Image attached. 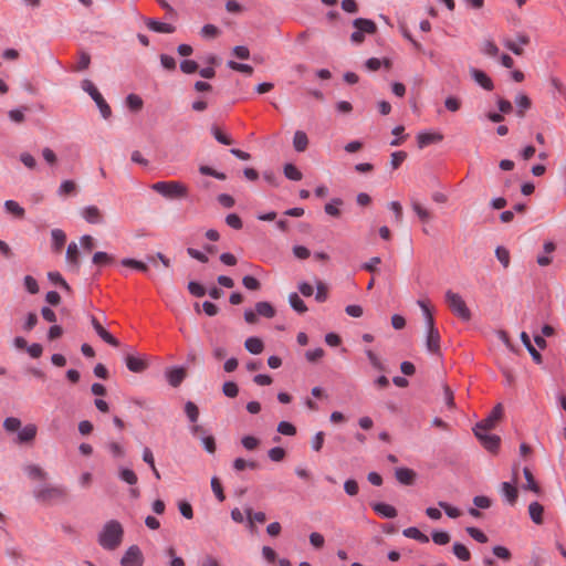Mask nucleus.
Segmentation results:
<instances>
[{
    "mask_svg": "<svg viewBox=\"0 0 566 566\" xmlns=\"http://www.w3.org/2000/svg\"><path fill=\"white\" fill-rule=\"evenodd\" d=\"M32 495L36 502L43 505L66 503L70 499L69 490L62 484L43 483L35 486Z\"/></svg>",
    "mask_w": 566,
    "mask_h": 566,
    "instance_id": "nucleus-1",
    "label": "nucleus"
},
{
    "mask_svg": "<svg viewBox=\"0 0 566 566\" xmlns=\"http://www.w3.org/2000/svg\"><path fill=\"white\" fill-rule=\"evenodd\" d=\"M124 528L116 520L106 522L98 534V544L107 551H115L123 541Z\"/></svg>",
    "mask_w": 566,
    "mask_h": 566,
    "instance_id": "nucleus-2",
    "label": "nucleus"
},
{
    "mask_svg": "<svg viewBox=\"0 0 566 566\" xmlns=\"http://www.w3.org/2000/svg\"><path fill=\"white\" fill-rule=\"evenodd\" d=\"M151 189L167 199H182L188 196V188L180 181H158Z\"/></svg>",
    "mask_w": 566,
    "mask_h": 566,
    "instance_id": "nucleus-3",
    "label": "nucleus"
},
{
    "mask_svg": "<svg viewBox=\"0 0 566 566\" xmlns=\"http://www.w3.org/2000/svg\"><path fill=\"white\" fill-rule=\"evenodd\" d=\"M446 302L451 312L459 318L465 322L471 319V312L460 294L448 291L446 293Z\"/></svg>",
    "mask_w": 566,
    "mask_h": 566,
    "instance_id": "nucleus-4",
    "label": "nucleus"
},
{
    "mask_svg": "<svg viewBox=\"0 0 566 566\" xmlns=\"http://www.w3.org/2000/svg\"><path fill=\"white\" fill-rule=\"evenodd\" d=\"M353 27L356 29L350 35L352 42L360 44L365 40V33L374 34L377 31V25L373 20L365 18H357L353 21Z\"/></svg>",
    "mask_w": 566,
    "mask_h": 566,
    "instance_id": "nucleus-5",
    "label": "nucleus"
},
{
    "mask_svg": "<svg viewBox=\"0 0 566 566\" xmlns=\"http://www.w3.org/2000/svg\"><path fill=\"white\" fill-rule=\"evenodd\" d=\"M82 88L85 91L96 103L101 115L107 119L112 115V109L109 105L106 103L102 94L98 92L96 86L90 81V80H83L82 81Z\"/></svg>",
    "mask_w": 566,
    "mask_h": 566,
    "instance_id": "nucleus-6",
    "label": "nucleus"
},
{
    "mask_svg": "<svg viewBox=\"0 0 566 566\" xmlns=\"http://www.w3.org/2000/svg\"><path fill=\"white\" fill-rule=\"evenodd\" d=\"M427 350L440 356V334L439 331L433 326L431 315H429V308L427 307Z\"/></svg>",
    "mask_w": 566,
    "mask_h": 566,
    "instance_id": "nucleus-7",
    "label": "nucleus"
},
{
    "mask_svg": "<svg viewBox=\"0 0 566 566\" xmlns=\"http://www.w3.org/2000/svg\"><path fill=\"white\" fill-rule=\"evenodd\" d=\"M502 416L503 407L501 403H497L485 419L475 424L473 431L480 432L492 430L493 428H495L497 421L502 418Z\"/></svg>",
    "mask_w": 566,
    "mask_h": 566,
    "instance_id": "nucleus-8",
    "label": "nucleus"
},
{
    "mask_svg": "<svg viewBox=\"0 0 566 566\" xmlns=\"http://www.w3.org/2000/svg\"><path fill=\"white\" fill-rule=\"evenodd\" d=\"M143 553L137 545L129 546L120 559L122 566H143Z\"/></svg>",
    "mask_w": 566,
    "mask_h": 566,
    "instance_id": "nucleus-9",
    "label": "nucleus"
},
{
    "mask_svg": "<svg viewBox=\"0 0 566 566\" xmlns=\"http://www.w3.org/2000/svg\"><path fill=\"white\" fill-rule=\"evenodd\" d=\"M530 43V36L525 33H518L516 35V40L504 39L503 44L515 55H522L524 53L523 45H527Z\"/></svg>",
    "mask_w": 566,
    "mask_h": 566,
    "instance_id": "nucleus-10",
    "label": "nucleus"
},
{
    "mask_svg": "<svg viewBox=\"0 0 566 566\" xmlns=\"http://www.w3.org/2000/svg\"><path fill=\"white\" fill-rule=\"evenodd\" d=\"M475 437L480 440L482 446L490 452H496L500 447V437L489 434L488 431H474Z\"/></svg>",
    "mask_w": 566,
    "mask_h": 566,
    "instance_id": "nucleus-11",
    "label": "nucleus"
},
{
    "mask_svg": "<svg viewBox=\"0 0 566 566\" xmlns=\"http://www.w3.org/2000/svg\"><path fill=\"white\" fill-rule=\"evenodd\" d=\"M125 364L128 370L136 374L145 371L149 366L146 357L135 356L130 354L125 357Z\"/></svg>",
    "mask_w": 566,
    "mask_h": 566,
    "instance_id": "nucleus-12",
    "label": "nucleus"
},
{
    "mask_svg": "<svg viewBox=\"0 0 566 566\" xmlns=\"http://www.w3.org/2000/svg\"><path fill=\"white\" fill-rule=\"evenodd\" d=\"M91 324L94 328V331L96 332V334L105 342L107 343L108 345L111 346H114V347H118L119 346V342L117 340V338H115L111 333H108L103 326L102 324L97 321V318L95 316H91Z\"/></svg>",
    "mask_w": 566,
    "mask_h": 566,
    "instance_id": "nucleus-13",
    "label": "nucleus"
},
{
    "mask_svg": "<svg viewBox=\"0 0 566 566\" xmlns=\"http://www.w3.org/2000/svg\"><path fill=\"white\" fill-rule=\"evenodd\" d=\"M82 217L92 224H98L103 222V214L96 206H88L82 210Z\"/></svg>",
    "mask_w": 566,
    "mask_h": 566,
    "instance_id": "nucleus-14",
    "label": "nucleus"
},
{
    "mask_svg": "<svg viewBox=\"0 0 566 566\" xmlns=\"http://www.w3.org/2000/svg\"><path fill=\"white\" fill-rule=\"evenodd\" d=\"M166 377L169 385L176 388L186 378V370L182 367H175L166 371Z\"/></svg>",
    "mask_w": 566,
    "mask_h": 566,
    "instance_id": "nucleus-15",
    "label": "nucleus"
},
{
    "mask_svg": "<svg viewBox=\"0 0 566 566\" xmlns=\"http://www.w3.org/2000/svg\"><path fill=\"white\" fill-rule=\"evenodd\" d=\"M470 73H471V76L472 78L480 85L482 86L484 90L486 91H492L494 85H493V82L492 80L488 76L486 73H484L483 71L481 70H478V69H471L470 70Z\"/></svg>",
    "mask_w": 566,
    "mask_h": 566,
    "instance_id": "nucleus-16",
    "label": "nucleus"
},
{
    "mask_svg": "<svg viewBox=\"0 0 566 566\" xmlns=\"http://www.w3.org/2000/svg\"><path fill=\"white\" fill-rule=\"evenodd\" d=\"M25 474L33 481H45L48 479V472L44 471L38 464H27L23 468Z\"/></svg>",
    "mask_w": 566,
    "mask_h": 566,
    "instance_id": "nucleus-17",
    "label": "nucleus"
},
{
    "mask_svg": "<svg viewBox=\"0 0 566 566\" xmlns=\"http://www.w3.org/2000/svg\"><path fill=\"white\" fill-rule=\"evenodd\" d=\"M145 23L147 28L154 32L158 33H174L176 28L172 24L159 22L154 19H146Z\"/></svg>",
    "mask_w": 566,
    "mask_h": 566,
    "instance_id": "nucleus-18",
    "label": "nucleus"
},
{
    "mask_svg": "<svg viewBox=\"0 0 566 566\" xmlns=\"http://www.w3.org/2000/svg\"><path fill=\"white\" fill-rule=\"evenodd\" d=\"M373 510L385 518H395L397 516V510L389 504L378 502L371 504Z\"/></svg>",
    "mask_w": 566,
    "mask_h": 566,
    "instance_id": "nucleus-19",
    "label": "nucleus"
},
{
    "mask_svg": "<svg viewBox=\"0 0 566 566\" xmlns=\"http://www.w3.org/2000/svg\"><path fill=\"white\" fill-rule=\"evenodd\" d=\"M36 426L35 424H27L18 432V439L17 441L19 443H28L34 440L36 436Z\"/></svg>",
    "mask_w": 566,
    "mask_h": 566,
    "instance_id": "nucleus-20",
    "label": "nucleus"
},
{
    "mask_svg": "<svg viewBox=\"0 0 566 566\" xmlns=\"http://www.w3.org/2000/svg\"><path fill=\"white\" fill-rule=\"evenodd\" d=\"M544 254L537 256V264L539 266H547L552 263V258L549 254H552L556 250V245L552 241H547L543 245Z\"/></svg>",
    "mask_w": 566,
    "mask_h": 566,
    "instance_id": "nucleus-21",
    "label": "nucleus"
},
{
    "mask_svg": "<svg viewBox=\"0 0 566 566\" xmlns=\"http://www.w3.org/2000/svg\"><path fill=\"white\" fill-rule=\"evenodd\" d=\"M396 479L403 485H412L415 483L416 473L407 468H399L395 472Z\"/></svg>",
    "mask_w": 566,
    "mask_h": 566,
    "instance_id": "nucleus-22",
    "label": "nucleus"
},
{
    "mask_svg": "<svg viewBox=\"0 0 566 566\" xmlns=\"http://www.w3.org/2000/svg\"><path fill=\"white\" fill-rule=\"evenodd\" d=\"M51 237L53 251L56 253L61 252L66 242V234L61 229H53L51 231Z\"/></svg>",
    "mask_w": 566,
    "mask_h": 566,
    "instance_id": "nucleus-23",
    "label": "nucleus"
},
{
    "mask_svg": "<svg viewBox=\"0 0 566 566\" xmlns=\"http://www.w3.org/2000/svg\"><path fill=\"white\" fill-rule=\"evenodd\" d=\"M244 347L249 353L258 355L262 353L264 344L259 337H249L244 342Z\"/></svg>",
    "mask_w": 566,
    "mask_h": 566,
    "instance_id": "nucleus-24",
    "label": "nucleus"
},
{
    "mask_svg": "<svg viewBox=\"0 0 566 566\" xmlns=\"http://www.w3.org/2000/svg\"><path fill=\"white\" fill-rule=\"evenodd\" d=\"M294 149L298 153L305 151L308 146L307 135L303 130H297L293 137Z\"/></svg>",
    "mask_w": 566,
    "mask_h": 566,
    "instance_id": "nucleus-25",
    "label": "nucleus"
},
{
    "mask_svg": "<svg viewBox=\"0 0 566 566\" xmlns=\"http://www.w3.org/2000/svg\"><path fill=\"white\" fill-rule=\"evenodd\" d=\"M521 340L522 343L524 344V346L527 348L528 353L531 354L533 360L536 363V364H541L542 363V356L541 354L536 350V348L532 345L531 343V338L530 336L527 335V333L523 332L521 334Z\"/></svg>",
    "mask_w": 566,
    "mask_h": 566,
    "instance_id": "nucleus-26",
    "label": "nucleus"
},
{
    "mask_svg": "<svg viewBox=\"0 0 566 566\" xmlns=\"http://www.w3.org/2000/svg\"><path fill=\"white\" fill-rule=\"evenodd\" d=\"M255 312L258 315L272 318L275 315V310L271 303L262 301L255 304Z\"/></svg>",
    "mask_w": 566,
    "mask_h": 566,
    "instance_id": "nucleus-27",
    "label": "nucleus"
},
{
    "mask_svg": "<svg viewBox=\"0 0 566 566\" xmlns=\"http://www.w3.org/2000/svg\"><path fill=\"white\" fill-rule=\"evenodd\" d=\"M4 209L8 213H11L18 219H22L25 214L24 208H22L17 201L14 200H7L4 202Z\"/></svg>",
    "mask_w": 566,
    "mask_h": 566,
    "instance_id": "nucleus-28",
    "label": "nucleus"
},
{
    "mask_svg": "<svg viewBox=\"0 0 566 566\" xmlns=\"http://www.w3.org/2000/svg\"><path fill=\"white\" fill-rule=\"evenodd\" d=\"M543 512L544 509L538 502H533L528 506L530 516L535 524L543 523Z\"/></svg>",
    "mask_w": 566,
    "mask_h": 566,
    "instance_id": "nucleus-29",
    "label": "nucleus"
},
{
    "mask_svg": "<svg viewBox=\"0 0 566 566\" xmlns=\"http://www.w3.org/2000/svg\"><path fill=\"white\" fill-rule=\"evenodd\" d=\"M289 302H290L291 307L300 314H304L307 311V306L305 305L303 300L298 296V294L295 292H293L289 295Z\"/></svg>",
    "mask_w": 566,
    "mask_h": 566,
    "instance_id": "nucleus-30",
    "label": "nucleus"
},
{
    "mask_svg": "<svg viewBox=\"0 0 566 566\" xmlns=\"http://www.w3.org/2000/svg\"><path fill=\"white\" fill-rule=\"evenodd\" d=\"M80 251L75 242H71L66 249V261L75 266L80 264Z\"/></svg>",
    "mask_w": 566,
    "mask_h": 566,
    "instance_id": "nucleus-31",
    "label": "nucleus"
},
{
    "mask_svg": "<svg viewBox=\"0 0 566 566\" xmlns=\"http://www.w3.org/2000/svg\"><path fill=\"white\" fill-rule=\"evenodd\" d=\"M480 51L488 56H496L499 54V48L493 40L485 39L481 45Z\"/></svg>",
    "mask_w": 566,
    "mask_h": 566,
    "instance_id": "nucleus-32",
    "label": "nucleus"
},
{
    "mask_svg": "<svg viewBox=\"0 0 566 566\" xmlns=\"http://www.w3.org/2000/svg\"><path fill=\"white\" fill-rule=\"evenodd\" d=\"M284 176L293 181H298L302 179L303 175L300 169L293 164H285L283 168Z\"/></svg>",
    "mask_w": 566,
    "mask_h": 566,
    "instance_id": "nucleus-33",
    "label": "nucleus"
},
{
    "mask_svg": "<svg viewBox=\"0 0 566 566\" xmlns=\"http://www.w3.org/2000/svg\"><path fill=\"white\" fill-rule=\"evenodd\" d=\"M120 264L123 266H126V268H132V269H135V270H138L140 272H148V265L145 263V262H142V261H138V260H135V259H130V258H125L120 261Z\"/></svg>",
    "mask_w": 566,
    "mask_h": 566,
    "instance_id": "nucleus-34",
    "label": "nucleus"
},
{
    "mask_svg": "<svg viewBox=\"0 0 566 566\" xmlns=\"http://www.w3.org/2000/svg\"><path fill=\"white\" fill-rule=\"evenodd\" d=\"M502 492L510 504H514L517 499V490L509 482L502 483Z\"/></svg>",
    "mask_w": 566,
    "mask_h": 566,
    "instance_id": "nucleus-35",
    "label": "nucleus"
},
{
    "mask_svg": "<svg viewBox=\"0 0 566 566\" xmlns=\"http://www.w3.org/2000/svg\"><path fill=\"white\" fill-rule=\"evenodd\" d=\"M385 65L386 69H390L391 62L389 59H384L382 61L377 57H370L366 61L365 65L369 71H377L381 65Z\"/></svg>",
    "mask_w": 566,
    "mask_h": 566,
    "instance_id": "nucleus-36",
    "label": "nucleus"
},
{
    "mask_svg": "<svg viewBox=\"0 0 566 566\" xmlns=\"http://www.w3.org/2000/svg\"><path fill=\"white\" fill-rule=\"evenodd\" d=\"M515 103L518 107L517 115L520 117H524V112L528 109L532 105L531 99L525 94H520L515 98Z\"/></svg>",
    "mask_w": 566,
    "mask_h": 566,
    "instance_id": "nucleus-37",
    "label": "nucleus"
},
{
    "mask_svg": "<svg viewBox=\"0 0 566 566\" xmlns=\"http://www.w3.org/2000/svg\"><path fill=\"white\" fill-rule=\"evenodd\" d=\"M48 279L53 283V284H56L59 286H61L64 291L66 292H71L72 289L71 286L69 285V283L63 279V276L61 275L60 272H49L48 273Z\"/></svg>",
    "mask_w": 566,
    "mask_h": 566,
    "instance_id": "nucleus-38",
    "label": "nucleus"
},
{
    "mask_svg": "<svg viewBox=\"0 0 566 566\" xmlns=\"http://www.w3.org/2000/svg\"><path fill=\"white\" fill-rule=\"evenodd\" d=\"M453 554L462 562H468L471 558L470 551L461 543L453 544Z\"/></svg>",
    "mask_w": 566,
    "mask_h": 566,
    "instance_id": "nucleus-39",
    "label": "nucleus"
},
{
    "mask_svg": "<svg viewBox=\"0 0 566 566\" xmlns=\"http://www.w3.org/2000/svg\"><path fill=\"white\" fill-rule=\"evenodd\" d=\"M118 476L129 485H135L138 481L136 473L127 468H122L118 472Z\"/></svg>",
    "mask_w": 566,
    "mask_h": 566,
    "instance_id": "nucleus-40",
    "label": "nucleus"
},
{
    "mask_svg": "<svg viewBox=\"0 0 566 566\" xmlns=\"http://www.w3.org/2000/svg\"><path fill=\"white\" fill-rule=\"evenodd\" d=\"M93 263L99 266L108 265L114 261V258L106 252H95L92 259Z\"/></svg>",
    "mask_w": 566,
    "mask_h": 566,
    "instance_id": "nucleus-41",
    "label": "nucleus"
},
{
    "mask_svg": "<svg viewBox=\"0 0 566 566\" xmlns=\"http://www.w3.org/2000/svg\"><path fill=\"white\" fill-rule=\"evenodd\" d=\"M523 473H524V476H525V480H526V485L524 486L526 490H530L536 494L539 493V486L537 485L531 470L528 468H525L523 470Z\"/></svg>",
    "mask_w": 566,
    "mask_h": 566,
    "instance_id": "nucleus-42",
    "label": "nucleus"
},
{
    "mask_svg": "<svg viewBox=\"0 0 566 566\" xmlns=\"http://www.w3.org/2000/svg\"><path fill=\"white\" fill-rule=\"evenodd\" d=\"M227 66L233 71H238V72L244 73L247 75H252L253 71H254L251 65L239 63V62H235L232 60L227 62Z\"/></svg>",
    "mask_w": 566,
    "mask_h": 566,
    "instance_id": "nucleus-43",
    "label": "nucleus"
},
{
    "mask_svg": "<svg viewBox=\"0 0 566 566\" xmlns=\"http://www.w3.org/2000/svg\"><path fill=\"white\" fill-rule=\"evenodd\" d=\"M143 99L136 94H129L126 97V105L133 112H138L143 108Z\"/></svg>",
    "mask_w": 566,
    "mask_h": 566,
    "instance_id": "nucleus-44",
    "label": "nucleus"
},
{
    "mask_svg": "<svg viewBox=\"0 0 566 566\" xmlns=\"http://www.w3.org/2000/svg\"><path fill=\"white\" fill-rule=\"evenodd\" d=\"M185 412L190 422H192V423L197 422V420L199 418V409L195 402L187 401L185 405Z\"/></svg>",
    "mask_w": 566,
    "mask_h": 566,
    "instance_id": "nucleus-45",
    "label": "nucleus"
},
{
    "mask_svg": "<svg viewBox=\"0 0 566 566\" xmlns=\"http://www.w3.org/2000/svg\"><path fill=\"white\" fill-rule=\"evenodd\" d=\"M245 512L249 518V527L251 530L254 527V522L264 523L266 521V515L263 512L252 513V509H247Z\"/></svg>",
    "mask_w": 566,
    "mask_h": 566,
    "instance_id": "nucleus-46",
    "label": "nucleus"
},
{
    "mask_svg": "<svg viewBox=\"0 0 566 566\" xmlns=\"http://www.w3.org/2000/svg\"><path fill=\"white\" fill-rule=\"evenodd\" d=\"M343 205L342 199L335 198L332 200V202H328L325 205V212L332 217H339L340 210L338 209V206Z\"/></svg>",
    "mask_w": 566,
    "mask_h": 566,
    "instance_id": "nucleus-47",
    "label": "nucleus"
},
{
    "mask_svg": "<svg viewBox=\"0 0 566 566\" xmlns=\"http://www.w3.org/2000/svg\"><path fill=\"white\" fill-rule=\"evenodd\" d=\"M3 428L8 432H17L21 428V420L15 417H8L3 421Z\"/></svg>",
    "mask_w": 566,
    "mask_h": 566,
    "instance_id": "nucleus-48",
    "label": "nucleus"
},
{
    "mask_svg": "<svg viewBox=\"0 0 566 566\" xmlns=\"http://www.w3.org/2000/svg\"><path fill=\"white\" fill-rule=\"evenodd\" d=\"M188 291L191 295L196 297H202L206 295L207 290L203 285L198 282L191 281L188 283Z\"/></svg>",
    "mask_w": 566,
    "mask_h": 566,
    "instance_id": "nucleus-49",
    "label": "nucleus"
},
{
    "mask_svg": "<svg viewBox=\"0 0 566 566\" xmlns=\"http://www.w3.org/2000/svg\"><path fill=\"white\" fill-rule=\"evenodd\" d=\"M200 34L206 39H214L220 34V30L214 24H205Z\"/></svg>",
    "mask_w": 566,
    "mask_h": 566,
    "instance_id": "nucleus-50",
    "label": "nucleus"
},
{
    "mask_svg": "<svg viewBox=\"0 0 566 566\" xmlns=\"http://www.w3.org/2000/svg\"><path fill=\"white\" fill-rule=\"evenodd\" d=\"M222 392L229 398H235L239 394V387L234 381H226L222 386Z\"/></svg>",
    "mask_w": 566,
    "mask_h": 566,
    "instance_id": "nucleus-51",
    "label": "nucleus"
},
{
    "mask_svg": "<svg viewBox=\"0 0 566 566\" xmlns=\"http://www.w3.org/2000/svg\"><path fill=\"white\" fill-rule=\"evenodd\" d=\"M496 259L501 262V264L506 269L510 265V252L503 247H497L495 250Z\"/></svg>",
    "mask_w": 566,
    "mask_h": 566,
    "instance_id": "nucleus-52",
    "label": "nucleus"
},
{
    "mask_svg": "<svg viewBox=\"0 0 566 566\" xmlns=\"http://www.w3.org/2000/svg\"><path fill=\"white\" fill-rule=\"evenodd\" d=\"M403 536L424 543V533L417 527H408L402 531Z\"/></svg>",
    "mask_w": 566,
    "mask_h": 566,
    "instance_id": "nucleus-53",
    "label": "nucleus"
},
{
    "mask_svg": "<svg viewBox=\"0 0 566 566\" xmlns=\"http://www.w3.org/2000/svg\"><path fill=\"white\" fill-rule=\"evenodd\" d=\"M199 69V65L193 60H184L180 62V70L185 74H192L197 72Z\"/></svg>",
    "mask_w": 566,
    "mask_h": 566,
    "instance_id": "nucleus-54",
    "label": "nucleus"
},
{
    "mask_svg": "<svg viewBox=\"0 0 566 566\" xmlns=\"http://www.w3.org/2000/svg\"><path fill=\"white\" fill-rule=\"evenodd\" d=\"M277 432L284 436H295L296 434V428L294 424L287 421H281L277 424Z\"/></svg>",
    "mask_w": 566,
    "mask_h": 566,
    "instance_id": "nucleus-55",
    "label": "nucleus"
},
{
    "mask_svg": "<svg viewBox=\"0 0 566 566\" xmlns=\"http://www.w3.org/2000/svg\"><path fill=\"white\" fill-rule=\"evenodd\" d=\"M211 132H212L214 138L220 144H223V145H232L233 144V139L231 137H229L228 135L223 134L220 130V128H218L217 126H212Z\"/></svg>",
    "mask_w": 566,
    "mask_h": 566,
    "instance_id": "nucleus-56",
    "label": "nucleus"
},
{
    "mask_svg": "<svg viewBox=\"0 0 566 566\" xmlns=\"http://www.w3.org/2000/svg\"><path fill=\"white\" fill-rule=\"evenodd\" d=\"M226 223L234 230H240L243 227V222L237 213L228 214L226 217Z\"/></svg>",
    "mask_w": 566,
    "mask_h": 566,
    "instance_id": "nucleus-57",
    "label": "nucleus"
},
{
    "mask_svg": "<svg viewBox=\"0 0 566 566\" xmlns=\"http://www.w3.org/2000/svg\"><path fill=\"white\" fill-rule=\"evenodd\" d=\"M242 284L245 289L251 291H258L261 287L260 281L251 275L243 276Z\"/></svg>",
    "mask_w": 566,
    "mask_h": 566,
    "instance_id": "nucleus-58",
    "label": "nucleus"
},
{
    "mask_svg": "<svg viewBox=\"0 0 566 566\" xmlns=\"http://www.w3.org/2000/svg\"><path fill=\"white\" fill-rule=\"evenodd\" d=\"M268 455L272 461L280 462L285 458L286 452L281 447H274L269 450Z\"/></svg>",
    "mask_w": 566,
    "mask_h": 566,
    "instance_id": "nucleus-59",
    "label": "nucleus"
},
{
    "mask_svg": "<svg viewBox=\"0 0 566 566\" xmlns=\"http://www.w3.org/2000/svg\"><path fill=\"white\" fill-rule=\"evenodd\" d=\"M91 64V56L88 53L84 52V51H81L80 52V59H78V63L77 65L75 66V71H84L86 69H88Z\"/></svg>",
    "mask_w": 566,
    "mask_h": 566,
    "instance_id": "nucleus-60",
    "label": "nucleus"
},
{
    "mask_svg": "<svg viewBox=\"0 0 566 566\" xmlns=\"http://www.w3.org/2000/svg\"><path fill=\"white\" fill-rule=\"evenodd\" d=\"M344 490L345 492L349 495V496H355L357 495L358 491H359V486H358V483L356 480L354 479H348L345 481L344 483Z\"/></svg>",
    "mask_w": 566,
    "mask_h": 566,
    "instance_id": "nucleus-61",
    "label": "nucleus"
},
{
    "mask_svg": "<svg viewBox=\"0 0 566 566\" xmlns=\"http://www.w3.org/2000/svg\"><path fill=\"white\" fill-rule=\"evenodd\" d=\"M468 534L479 543H486L488 536L476 527H467Z\"/></svg>",
    "mask_w": 566,
    "mask_h": 566,
    "instance_id": "nucleus-62",
    "label": "nucleus"
},
{
    "mask_svg": "<svg viewBox=\"0 0 566 566\" xmlns=\"http://www.w3.org/2000/svg\"><path fill=\"white\" fill-rule=\"evenodd\" d=\"M432 541L438 545H446L450 542V535L447 532L436 531L432 533Z\"/></svg>",
    "mask_w": 566,
    "mask_h": 566,
    "instance_id": "nucleus-63",
    "label": "nucleus"
},
{
    "mask_svg": "<svg viewBox=\"0 0 566 566\" xmlns=\"http://www.w3.org/2000/svg\"><path fill=\"white\" fill-rule=\"evenodd\" d=\"M241 443L247 450H254L259 447L260 440L253 436H245L242 438Z\"/></svg>",
    "mask_w": 566,
    "mask_h": 566,
    "instance_id": "nucleus-64",
    "label": "nucleus"
}]
</instances>
